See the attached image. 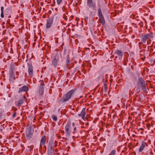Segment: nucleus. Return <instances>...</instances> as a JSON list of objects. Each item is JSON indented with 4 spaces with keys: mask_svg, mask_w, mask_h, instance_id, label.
Masks as SVG:
<instances>
[{
    "mask_svg": "<svg viewBox=\"0 0 155 155\" xmlns=\"http://www.w3.org/2000/svg\"><path fill=\"white\" fill-rule=\"evenodd\" d=\"M52 117L54 121H55L57 120V117L56 116H55V115H53L52 116Z\"/></svg>",
    "mask_w": 155,
    "mask_h": 155,
    "instance_id": "obj_24",
    "label": "nucleus"
},
{
    "mask_svg": "<svg viewBox=\"0 0 155 155\" xmlns=\"http://www.w3.org/2000/svg\"><path fill=\"white\" fill-rule=\"evenodd\" d=\"M137 144H138V143H136V146L137 145Z\"/></svg>",
    "mask_w": 155,
    "mask_h": 155,
    "instance_id": "obj_35",
    "label": "nucleus"
},
{
    "mask_svg": "<svg viewBox=\"0 0 155 155\" xmlns=\"http://www.w3.org/2000/svg\"><path fill=\"white\" fill-rule=\"evenodd\" d=\"M70 58L68 56L66 60V65L68 66L69 64V63L71 62Z\"/></svg>",
    "mask_w": 155,
    "mask_h": 155,
    "instance_id": "obj_21",
    "label": "nucleus"
},
{
    "mask_svg": "<svg viewBox=\"0 0 155 155\" xmlns=\"http://www.w3.org/2000/svg\"><path fill=\"white\" fill-rule=\"evenodd\" d=\"M92 0H87V4L89 7L91 8L92 7L91 4L92 3Z\"/></svg>",
    "mask_w": 155,
    "mask_h": 155,
    "instance_id": "obj_20",
    "label": "nucleus"
},
{
    "mask_svg": "<svg viewBox=\"0 0 155 155\" xmlns=\"http://www.w3.org/2000/svg\"><path fill=\"white\" fill-rule=\"evenodd\" d=\"M104 3H103V0H101L99 1L98 2L97 5L98 7V15L99 17V20L100 21L102 25H104L105 23V19L104 16L102 14L101 7Z\"/></svg>",
    "mask_w": 155,
    "mask_h": 155,
    "instance_id": "obj_1",
    "label": "nucleus"
},
{
    "mask_svg": "<svg viewBox=\"0 0 155 155\" xmlns=\"http://www.w3.org/2000/svg\"><path fill=\"white\" fill-rule=\"evenodd\" d=\"M106 78H105V79L104 78V79L103 80V82L104 83V84L105 87V85H106L105 82H107V80ZM105 89H106V88L105 87Z\"/></svg>",
    "mask_w": 155,
    "mask_h": 155,
    "instance_id": "obj_25",
    "label": "nucleus"
},
{
    "mask_svg": "<svg viewBox=\"0 0 155 155\" xmlns=\"http://www.w3.org/2000/svg\"><path fill=\"white\" fill-rule=\"evenodd\" d=\"M53 18H50L47 20L46 25V28H49L51 26L53 22Z\"/></svg>",
    "mask_w": 155,
    "mask_h": 155,
    "instance_id": "obj_11",
    "label": "nucleus"
},
{
    "mask_svg": "<svg viewBox=\"0 0 155 155\" xmlns=\"http://www.w3.org/2000/svg\"><path fill=\"white\" fill-rule=\"evenodd\" d=\"M16 114V112H14V114H13L12 115V117L13 118H14Z\"/></svg>",
    "mask_w": 155,
    "mask_h": 155,
    "instance_id": "obj_29",
    "label": "nucleus"
},
{
    "mask_svg": "<svg viewBox=\"0 0 155 155\" xmlns=\"http://www.w3.org/2000/svg\"><path fill=\"white\" fill-rule=\"evenodd\" d=\"M10 11V10L9 9H6L5 11V13H6V15H7L8 14V12H9Z\"/></svg>",
    "mask_w": 155,
    "mask_h": 155,
    "instance_id": "obj_27",
    "label": "nucleus"
},
{
    "mask_svg": "<svg viewBox=\"0 0 155 155\" xmlns=\"http://www.w3.org/2000/svg\"><path fill=\"white\" fill-rule=\"evenodd\" d=\"M138 136L140 137H142V136L141 135H138Z\"/></svg>",
    "mask_w": 155,
    "mask_h": 155,
    "instance_id": "obj_34",
    "label": "nucleus"
},
{
    "mask_svg": "<svg viewBox=\"0 0 155 155\" xmlns=\"http://www.w3.org/2000/svg\"><path fill=\"white\" fill-rule=\"evenodd\" d=\"M134 136H135V135L134 134L133 135V136L134 137Z\"/></svg>",
    "mask_w": 155,
    "mask_h": 155,
    "instance_id": "obj_37",
    "label": "nucleus"
},
{
    "mask_svg": "<svg viewBox=\"0 0 155 155\" xmlns=\"http://www.w3.org/2000/svg\"><path fill=\"white\" fill-rule=\"evenodd\" d=\"M53 144V142L52 140H50L49 141L48 144V151H51V150H54L52 149Z\"/></svg>",
    "mask_w": 155,
    "mask_h": 155,
    "instance_id": "obj_16",
    "label": "nucleus"
},
{
    "mask_svg": "<svg viewBox=\"0 0 155 155\" xmlns=\"http://www.w3.org/2000/svg\"><path fill=\"white\" fill-rule=\"evenodd\" d=\"M76 127H74V129H73V133H74L75 132V131H76Z\"/></svg>",
    "mask_w": 155,
    "mask_h": 155,
    "instance_id": "obj_30",
    "label": "nucleus"
},
{
    "mask_svg": "<svg viewBox=\"0 0 155 155\" xmlns=\"http://www.w3.org/2000/svg\"><path fill=\"white\" fill-rule=\"evenodd\" d=\"M72 126L73 127H74V123H73L72 124Z\"/></svg>",
    "mask_w": 155,
    "mask_h": 155,
    "instance_id": "obj_32",
    "label": "nucleus"
},
{
    "mask_svg": "<svg viewBox=\"0 0 155 155\" xmlns=\"http://www.w3.org/2000/svg\"><path fill=\"white\" fill-rule=\"evenodd\" d=\"M4 7L3 6H2L1 7V17L2 18H3L4 17Z\"/></svg>",
    "mask_w": 155,
    "mask_h": 155,
    "instance_id": "obj_19",
    "label": "nucleus"
},
{
    "mask_svg": "<svg viewBox=\"0 0 155 155\" xmlns=\"http://www.w3.org/2000/svg\"><path fill=\"white\" fill-rule=\"evenodd\" d=\"M46 141V137L45 136H43L40 141V147L41 148H42V146H43L44 147L46 148L45 146L44 145Z\"/></svg>",
    "mask_w": 155,
    "mask_h": 155,
    "instance_id": "obj_10",
    "label": "nucleus"
},
{
    "mask_svg": "<svg viewBox=\"0 0 155 155\" xmlns=\"http://www.w3.org/2000/svg\"><path fill=\"white\" fill-rule=\"evenodd\" d=\"M28 65L29 75L30 77H33V71L32 64L31 63H28Z\"/></svg>",
    "mask_w": 155,
    "mask_h": 155,
    "instance_id": "obj_8",
    "label": "nucleus"
},
{
    "mask_svg": "<svg viewBox=\"0 0 155 155\" xmlns=\"http://www.w3.org/2000/svg\"><path fill=\"white\" fill-rule=\"evenodd\" d=\"M140 124H138V125H140Z\"/></svg>",
    "mask_w": 155,
    "mask_h": 155,
    "instance_id": "obj_36",
    "label": "nucleus"
},
{
    "mask_svg": "<svg viewBox=\"0 0 155 155\" xmlns=\"http://www.w3.org/2000/svg\"><path fill=\"white\" fill-rule=\"evenodd\" d=\"M39 82L40 83V86L39 87L38 92L40 95H42L44 90V82L42 80H41L39 81Z\"/></svg>",
    "mask_w": 155,
    "mask_h": 155,
    "instance_id": "obj_9",
    "label": "nucleus"
},
{
    "mask_svg": "<svg viewBox=\"0 0 155 155\" xmlns=\"http://www.w3.org/2000/svg\"><path fill=\"white\" fill-rule=\"evenodd\" d=\"M115 54H116L118 55L119 56L120 58H121L124 54L123 52L121 50H116L115 52Z\"/></svg>",
    "mask_w": 155,
    "mask_h": 155,
    "instance_id": "obj_14",
    "label": "nucleus"
},
{
    "mask_svg": "<svg viewBox=\"0 0 155 155\" xmlns=\"http://www.w3.org/2000/svg\"><path fill=\"white\" fill-rule=\"evenodd\" d=\"M137 75L138 77L139 78H142V76H140V74H141V73L140 72H140H137Z\"/></svg>",
    "mask_w": 155,
    "mask_h": 155,
    "instance_id": "obj_26",
    "label": "nucleus"
},
{
    "mask_svg": "<svg viewBox=\"0 0 155 155\" xmlns=\"http://www.w3.org/2000/svg\"><path fill=\"white\" fill-rule=\"evenodd\" d=\"M48 155H54V150L48 151Z\"/></svg>",
    "mask_w": 155,
    "mask_h": 155,
    "instance_id": "obj_23",
    "label": "nucleus"
},
{
    "mask_svg": "<svg viewBox=\"0 0 155 155\" xmlns=\"http://www.w3.org/2000/svg\"><path fill=\"white\" fill-rule=\"evenodd\" d=\"M147 87V84L145 83L144 80L142 78H139L137 85V89L139 90V91L142 90L144 91H146Z\"/></svg>",
    "mask_w": 155,
    "mask_h": 155,
    "instance_id": "obj_2",
    "label": "nucleus"
},
{
    "mask_svg": "<svg viewBox=\"0 0 155 155\" xmlns=\"http://www.w3.org/2000/svg\"><path fill=\"white\" fill-rule=\"evenodd\" d=\"M74 91V90L73 89L68 91L63 97L61 98V100L64 102L68 101L71 98Z\"/></svg>",
    "mask_w": 155,
    "mask_h": 155,
    "instance_id": "obj_3",
    "label": "nucleus"
},
{
    "mask_svg": "<svg viewBox=\"0 0 155 155\" xmlns=\"http://www.w3.org/2000/svg\"><path fill=\"white\" fill-rule=\"evenodd\" d=\"M62 0H57V3L58 5H59L61 2Z\"/></svg>",
    "mask_w": 155,
    "mask_h": 155,
    "instance_id": "obj_28",
    "label": "nucleus"
},
{
    "mask_svg": "<svg viewBox=\"0 0 155 155\" xmlns=\"http://www.w3.org/2000/svg\"><path fill=\"white\" fill-rule=\"evenodd\" d=\"M137 131H138V132H139V130H137Z\"/></svg>",
    "mask_w": 155,
    "mask_h": 155,
    "instance_id": "obj_39",
    "label": "nucleus"
},
{
    "mask_svg": "<svg viewBox=\"0 0 155 155\" xmlns=\"http://www.w3.org/2000/svg\"><path fill=\"white\" fill-rule=\"evenodd\" d=\"M86 109L85 108H83L81 113L78 114V117H81L83 120H84L85 118V115L86 114Z\"/></svg>",
    "mask_w": 155,
    "mask_h": 155,
    "instance_id": "obj_12",
    "label": "nucleus"
},
{
    "mask_svg": "<svg viewBox=\"0 0 155 155\" xmlns=\"http://www.w3.org/2000/svg\"><path fill=\"white\" fill-rule=\"evenodd\" d=\"M140 130L141 131L140 132L141 134H142L143 133V131H142L143 130V128H140Z\"/></svg>",
    "mask_w": 155,
    "mask_h": 155,
    "instance_id": "obj_31",
    "label": "nucleus"
},
{
    "mask_svg": "<svg viewBox=\"0 0 155 155\" xmlns=\"http://www.w3.org/2000/svg\"><path fill=\"white\" fill-rule=\"evenodd\" d=\"M71 122L70 120H68L67 124L65 126V130L66 136L67 137L70 136L71 133Z\"/></svg>",
    "mask_w": 155,
    "mask_h": 155,
    "instance_id": "obj_4",
    "label": "nucleus"
},
{
    "mask_svg": "<svg viewBox=\"0 0 155 155\" xmlns=\"http://www.w3.org/2000/svg\"><path fill=\"white\" fill-rule=\"evenodd\" d=\"M59 61V57L57 54H55L51 62V65L54 68L57 66V64Z\"/></svg>",
    "mask_w": 155,
    "mask_h": 155,
    "instance_id": "obj_6",
    "label": "nucleus"
},
{
    "mask_svg": "<svg viewBox=\"0 0 155 155\" xmlns=\"http://www.w3.org/2000/svg\"><path fill=\"white\" fill-rule=\"evenodd\" d=\"M136 17L137 18V16H136ZM137 18H136V20H137Z\"/></svg>",
    "mask_w": 155,
    "mask_h": 155,
    "instance_id": "obj_38",
    "label": "nucleus"
},
{
    "mask_svg": "<svg viewBox=\"0 0 155 155\" xmlns=\"http://www.w3.org/2000/svg\"><path fill=\"white\" fill-rule=\"evenodd\" d=\"M116 153V150H112L109 155H115Z\"/></svg>",
    "mask_w": 155,
    "mask_h": 155,
    "instance_id": "obj_22",
    "label": "nucleus"
},
{
    "mask_svg": "<svg viewBox=\"0 0 155 155\" xmlns=\"http://www.w3.org/2000/svg\"><path fill=\"white\" fill-rule=\"evenodd\" d=\"M146 146H147L148 144L147 143H146L143 141H142V144L138 150L139 152H141L143 150Z\"/></svg>",
    "mask_w": 155,
    "mask_h": 155,
    "instance_id": "obj_13",
    "label": "nucleus"
},
{
    "mask_svg": "<svg viewBox=\"0 0 155 155\" xmlns=\"http://www.w3.org/2000/svg\"><path fill=\"white\" fill-rule=\"evenodd\" d=\"M9 77L10 78H14V71H13V69L12 68H11L10 69Z\"/></svg>",
    "mask_w": 155,
    "mask_h": 155,
    "instance_id": "obj_17",
    "label": "nucleus"
},
{
    "mask_svg": "<svg viewBox=\"0 0 155 155\" xmlns=\"http://www.w3.org/2000/svg\"><path fill=\"white\" fill-rule=\"evenodd\" d=\"M28 90V88L26 86H24L22 87H21L19 89L18 91V92L20 93L22 91L26 92Z\"/></svg>",
    "mask_w": 155,
    "mask_h": 155,
    "instance_id": "obj_15",
    "label": "nucleus"
},
{
    "mask_svg": "<svg viewBox=\"0 0 155 155\" xmlns=\"http://www.w3.org/2000/svg\"><path fill=\"white\" fill-rule=\"evenodd\" d=\"M34 131V129L31 127H28L26 129V134L27 137L29 139H30L32 136Z\"/></svg>",
    "mask_w": 155,
    "mask_h": 155,
    "instance_id": "obj_5",
    "label": "nucleus"
},
{
    "mask_svg": "<svg viewBox=\"0 0 155 155\" xmlns=\"http://www.w3.org/2000/svg\"><path fill=\"white\" fill-rule=\"evenodd\" d=\"M121 80V79H120L119 80V81H118V83H119V82H120V80Z\"/></svg>",
    "mask_w": 155,
    "mask_h": 155,
    "instance_id": "obj_33",
    "label": "nucleus"
},
{
    "mask_svg": "<svg viewBox=\"0 0 155 155\" xmlns=\"http://www.w3.org/2000/svg\"><path fill=\"white\" fill-rule=\"evenodd\" d=\"M24 102L23 99L22 98L19 99L18 101L16 103V105L17 106H18L19 105H20L22 104Z\"/></svg>",
    "mask_w": 155,
    "mask_h": 155,
    "instance_id": "obj_18",
    "label": "nucleus"
},
{
    "mask_svg": "<svg viewBox=\"0 0 155 155\" xmlns=\"http://www.w3.org/2000/svg\"><path fill=\"white\" fill-rule=\"evenodd\" d=\"M153 37V36L152 34H147L143 37L141 39V41L143 43H146L147 39L152 38Z\"/></svg>",
    "mask_w": 155,
    "mask_h": 155,
    "instance_id": "obj_7",
    "label": "nucleus"
}]
</instances>
